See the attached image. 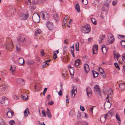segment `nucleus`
Returning <instances> with one entry per match:
<instances>
[{"mask_svg": "<svg viewBox=\"0 0 125 125\" xmlns=\"http://www.w3.org/2000/svg\"><path fill=\"white\" fill-rule=\"evenodd\" d=\"M48 104L49 105H52L54 104V103L53 101L52 100L48 101Z\"/></svg>", "mask_w": 125, "mask_h": 125, "instance_id": "34", "label": "nucleus"}, {"mask_svg": "<svg viewBox=\"0 0 125 125\" xmlns=\"http://www.w3.org/2000/svg\"><path fill=\"white\" fill-rule=\"evenodd\" d=\"M46 26L48 29L50 31H52L54 30V28L53 27V24L50 21L47 22Z\"/></svg>", "mask_w": 125, "mask_h": 125, "instance_id": "5", "label": "nucleus"}, {"mask_svg": "<svg viewBox=\"0 0 125 125\" xmlns=\"http://www.w3.org/2000/svg\"><path fill=\"white\" fill-rule=\"evenodd\" d=\"M9 123L10 125H14L15 123L13 120H11L9 121Z\"/></svg>", "mask_w": 125, "mask_h": 125, "instance_id": "35", "label": "nucleus"}, {"mask_svg": "<svg viewBox=\"0 0 125 125\" xmlns=\"http://www.w3.org/2000/svg\"><path fill=\"white\" fill-rule=\"evenodd\" d=\"M7 98L4 97H3L2 98V99L1 100V101L0 102V103H1L2 104H3L4 103V101L5 100V99Z\"/></svg>", "mask_w": 125, "mask_h": 125, "instance_id": "38", "label": "nucleus"}, {"mask_svg": "<svg viewBox=\"0 0 125 125\" xmlns=\"http://www.w3.org/2000/svg\"><path fill=\"white\" fill-rule=\"evenodd\" d=\"M64 43L66 44H68V40H65L64 41Z\"/></svg>", "mask_w": 125, "mask_h": 125, "instance_id": "59", "label": "nucleus"}, {"mask_svg": "<svg viewBox=\"0 0 125 125\" xmlns=\"http://www.w3.org/2000/svg\"><path fill=\"white\" fill-rule=\"evenodd\" d=\"M90 30V27L87 25L83 26L82 27L81 29V31L85 33H89Z\"/></svg>", "mask_w": 125, "mask_h": 125, "instance_id": "2", "label": "nucleus"}, {"mask_svg": "<svg viewBox=\"0 0 125 125\" xmlns=\"http://www.w3.org/2000/svg\"><path fill=\"white\" fill-rule=\"evenodd\" d=\"M58 94L60 96H61L62 95V91L61 90H60V91L58 93Z\"/></svg>", "mask_w": 125, "mask_h": 125, "instance_id": "60", "label": "nucleus"}, {"mask_svg": "<svg viewBox=\"0 0 125 125\" xmlns=\"http://www.w3.org/2000/svg\"><path fill=\"white\" fill-rule=\"evenodd\" d=\"M116 119L119 121V122H118V123H121V121L120 116L118 115L117 114H116Z\"/></svg>", "mask_w": 125, "mask_h": 125, "instance_id": "31", "label": "nucleus"}, {"mask_svg": "<svg viewBox=\"0 0 125 125\" xmlns=\"http://www.w3.org/2000/svg\"><path fill=\"white\" fill-rule=\"evenodd\" d=\"M6 47L7 49L10 51L13 47L12 43L10 42H8L6 44Z\"/></svg>", "mask_w": 125, "mask_h": 125, "instance_id": "6", "label": "nucleus"}, {"mask_svg": "<svg viewBox=\"0 0 125 125\" xmlns=\"http://www.w3.org/2000/svg\"><path fill=\"white\" fill-rule=\"evenodd\" d=\"M42 113L43 115L44 116L46 117V115L45 114V111L44 110H42Z\"/></svg>", "mask_w": 125, "mask_h": 125, "instance_id": "47", "label": "nucleus"}, {"mask_svg": "<svg viewBox=\"0 0 125 125\" xmlns=\"http://www.w3.org/2000/svg\"><path fill=\"white\" fill-rule=\"evenodd\" d=\"M31 2L30 0H28V2L27 4L29 5H30L31 4Z\"/></svg>", "mask_w": 125, "mask_h": 125, "instance_id": "63", "label": "nucleus"}, {"mask_svg": "<svg viewBox=\"0 0 125 125\" xmlns=\"http://www.w3.org/2000/svg\"><path fill=\"white\" fill-rule=\"evenodd\" d=\"M91 21L92 22L93 24L96 25V21L95 20L94 18H91Z\"/></svg>", "mask_w": 125, "mask_h": 125, "instance_id": "37", "label": "nucleus"}, {"mask_svg": "<svg viewBox=\"0 0 125 125\" xmlns=\"http://www.w3.org/2000/svg\"><path fill=\"white\" fill-rule=\"evenodd\" d=\"M93 49V54H94V51L95 50H98V49L97 45H94L92 48Z\"/></svg>", "mask_w": 125, "mask_h": 125, "instance_id": "19", "label": "nucleus"}, {"mask_svg": "<svg viewBox=\"0 0 125 125\" xmlns=\"http://www.w3.org/2000/svg\"><path fill=\"white\" fill-rule=\"evenodd\" d=\"M82 1L84 4L86 5L87 4V2L86 0H82Z\"/></svg>", "mask_w": 125, "mask_h": 125, "instance_id": "48", "label": "nucleus"}, {"mask_svg": "<svg viewBox=\"0 0 125 125\" xmlns=\"http://www.w3.org/2000/svg\"><path fill=\"white\" fill-rule=\"evenodd\" d=\"M17 41L19 45H22L23 43L26 42V40L24 36L22 35H19L17 38Z\"/></svg>", "mask_w": 125, "mask_h": 125, "instance_id": "1", "label": "nucleus"}, {"mask_svg": "<svg viewBox=\"0 0 125 125\" xmlns=\"http://www.w3.org/2000/svg\"><path fill=\"white\" fill-rule=\"evenodd\" d=\"M8 103V101L7 100V99H5V100L4 101V103L5 105H7Z\"/></svg>", "mask_w": 125, "mask_h": 125, "instance_id": "46", "label": "nucleus"}, {"mask_svg": "<svg viewBox=\"0 0 125 125\" xmlns=\"http://www.w3.org/2000/svg\"><path fill=\"white\" fill-rule=\"evenodd\" d=\"M13 98L16 100H18L19 99L18 96L16 95H14L13 96Z\"/></svg>", "mask_w": 125, "mask_h": 125, "instance_id": "51", "label": "nucleus"}, {"mask_svg": "<svg viewBox=\"0 0 125 125\" xmlns=\"http://www.w3.org/2000/svg\"><path fill=\"white\" fill-rule=\"evenodd\" d=\"M8 87V85H4L1 86H0V89H1L2 90H5Z\"/></svg>", "mask_w": 125, "mask_h": 125, "instance_id": "20", "label": "nucleus"}, {"mask_svg": "<svg viewBox=\"0 0 125 125\" xmlns=\"http://www.w3.org/2000/svg\"><path fill=\"white\" fill-rule=\"evenodd\" d=\"M71 53L73 57H74L75 56V55L74 54V51H73L72 50H71Z\"/></svg>", "mask_w": 125, "mask_h": 125, "instance_id": "56", "label": "nucleus"}, {"mask_svg": "<svg viewBox=\"0 0 125 125\" xmlns=\"http://www.w3.org/2000/svg\"><path fill=\"white\" fill-rule=\"evenodd\" d=\"M36 8V6L34 5L33 6H31V9L32 11L34 10Z\"/></svg>", "mask_w": 125, "mask_h": 125, "instance_id": "45", "label": "nucleus"}, {"mask_svg": "<svg viewBox=\"0 0 125 125\" xmlns=\"http://www.w3.org/2000/svg\"><path fill=\"white\" fill-rule=\"evenodd\" d=\"M42 17L43 18L45 19V14L44 13H42Z\"/></svg>", "mask_w": 125, "mask_h": 125, "instance_id": "64", "label": "nucleus"}, {"mask_svg": "<svg viewBox=\"0 0 125 125\" xmlns=\"http://www.w3.org/2000/svg\"><path fill=\"white\" fill-rule=\"evenodd\" d=\"M32 20L36 23H37L39 22L40 20V17L38 14L34 13L32 16Z\"/></svg>", "mask_w": 125, "mask_h": 125, "instance_id": "3", "label": "nucleus"}, {"mask_svg": "<svg viewBox=\"0 0 125 125\" xmlns=\"http://www.w3.org/2000/svg\"><path fill=\"white\" fill-rule=\"evenodd\" d=\"M69 18L68 17V18H66V17H64L63 20V24L62 25H64V26L65 24H66V20H67Z\"/></svg>", "mask_w": 125, "mask_h": 125, "instance_id": "29", "label": "nucleus"}, {"mask_svg": "<svg viewBox=\"0 0 125 125\" xmlns=\"http://www.w3.org/2000/svg\"><path fill=\"white\" fill-rule=\"evenodd\" d=\"M43 64L42 65V66L44 68H45L46 66V64L45 63V62H43Z\"/></svg>", "mask_w": 125, "mask_h": 125, "instance_id": "57", "label": "nucleus"}, {"mask_svg": "<svg viewBox=\"0 0 125 125\" xmlns=\"http://www.w3.org/2000/svg\"><path fill=\"white\" fill-rule=\"evenodd\" d=\"M114 55L115 57H116V61H117L118 60V58L121 57L120 55L118 52L116 53H114Z\"/></svg>", "mask_w": 125, "mask_h": 125, "instance_id": "18", "label": "nucleus"}, {"mask_svg": "<svg viewBox=\"0 0 125 125\" xmlns=\"http://www.w3.org/2000/svg\"><path fill=\"white\" fill-rule=\"evenodd\" d=\"M108 93L107 94L108 95V96L106 98V99H108V98L110 97H111V93H112V92L111 91H110L108 92Z\"/></svg>", "mask_w": 125, "mask_h": 125, "instance_id": "32", "label": "nucleus"}, {"mask_svg": "<svg viewBox=\"0 0 125 125\" xmlns=\"http://www.w3.org/2000/svg\"><path fill=\"white\" fill-rule=\"evenodd\" d=\"M122 59L123 61L125 63V54H123L122 56Z\"/></svg>", "mask_w": 125, "mask_h": 125, "instance_id": "40", "label": "nucleus"}, {"mask_svg": "<svg viewBox=\"0 0 125 125\" xmlns=\"http://www.w3.org/2000/svg\"><path fill=\"white\" fill-rule=\"evenodd\" d=\"M17 82L22 85L24 84L25 83L24 80L21 78L18 79L17 80Z\"/></svg>", "mask_w": 125, "mask_h": 125, "instance_id": "15", "label": "nucleus"}, {"mask_svg": "<svg viewBox=\"0 0 125 125\" xmlns=\"http://www.w3.org/2000/svg\"><path fill=\"white\" fill-rule=\"evenodd\" d=\"M67 50L66 47H65V46H64L63 49V52L65 53V52Z\"/></svg>", "mask_w": 125, "mask_h": 125, "instance_id": "55", "label": "nucleus"}, {"mask_svg": "<svg viewBox=\"0 0 125 125\" xmlns=\"http://www.w3.org/2000/svg\"><path fill=\"white\" fill-rule=\"evenodd\" d=\"M53 17L54 18V19L57 22L58 19V16L57 14L55 15H54Z\"/></svg>", "mask_w": 125, "mask_h": 125, "instance_id": "33", "label": "nucleus"}, {"mask_svg": "<svg viewBox=\"0 0 125 125\" xmlns=\"http://www.w3.org/2000/svg\"><path fill=\"white\" fill-rule=\"evenodd\" d=\"M106 119V118L103 115L101 116L100 120L102 122H104L105 121Z\"/></svg>", "mask_w": 125, "mask_h": 125, "instance_id": "26", "label": "nucleus"}, {"mask_svg": "<svg viewBox=\"0 0 125 125\" xmlns=\"http://www.w3.org/2000/svg\"><path fill=\"white\" fill-rule=\"evenodd\" d=\"M16 49L17 51L18 52L20 51L21 50V48L19 46H18V45L17 44L16 45Z\"/></svg>", "mask_w": 125, "mask_h": 125, "instance_id": "42", "label": "nucleus"}, {"mask_svg": "<svg viewBox=\"0 0 125 125\" xmlns=\"http://www.w3.org/2000/svg\"><path fill=\"white\" fill-rule=\"evenodd\" d=\"M120 43L122 46H124L125 45V41L122 40L121 41Z\"/></svg>", "mask_w": 125, "mask_h": 125, "instance_id": "39", "label": "nucleus"}, {"mask_svg": "<svg viewBox=\"0 0 125 125\" xmlns=\"http://www.w3.org/2000/svg\"><path fill=\"white\" fill-rule=\"evenodd\" d=\"M79 59H77V60H75L74 63V65L76 66H78L79 64V62L80 61Z\"/></svg>", "mask_w": 125, "mask_h": 125, "instance_id": "22", "label": "nucleus"}, {"mask_svg": "<svg viewBox=\"0 0 125 125\" xmlns=\"http://www.w3.org/2000/svg\"><path fill=\"white\" fill-rule=\"evenodd\" d=\"M34 63V62L32 60H27L26 61V63L30 65H32Z\"/></svg>", "mask_w": 125, "mask_h": 125, "instance_id": "16", "label": "nucleus"}, {"mask_svg": "<svg viewBox=\"0 0 125 125\" xmlns=\"http://www.w3.org/2000/svg\"><path fill=\"white\" fill-rule=\"evenodd\" d=\"M117 2H118V1L117 0H115L113 1V2H112V5L114 6H115L117 4Z\"/></svg>", "mask_w": 125, "mask_h": 125, "instance_id": "41", "label": "nucleus"}, {"mask_svg": "<svg viewBox=\"0 0 125 125\" xmlns=\"http://www.w3.org/2000/svg\"><path fill=\"white\" fill-rule=\"evenodd\" d=\"M7 117L9 118H11L14 115V113L13 111L11 109H10L8 112H7Z\"/></svg>", "mask_w": 125, "mask_h": 125, "instance_id": "8", "label": "nucleus"}, {"mask_svg": "<svg viewBox=\"0 0 125 125\" xmlns=\"http://www.w3.org/2000/svg\"><path fill=\"white\" fill-rule=\"evenodd\" d=\"M110 35L108 40L109 43H112L114 42L115 39L114 37L112 34H110Z\"/></svg>", "mask_w": 125, "mask_h": 125, "instance_id": "7", "label": "nucleus"}, {"mask_svg": "<svg viewBox=\"0 0 125 125\" xmlns=\"http://www.w3.org/2000/svg\"><path fill=\"white\" fill-rule=\"evenodd\" d=\"M21 96V98L24 100H26L28 99V96L25 94H24L23 95H22Z\"/></svg>", "mask_w": 125, "mask_h": 125, "instance_id": "24", "label": "nucleus"}, {"mask_svg": "<svg viewBox=\"0 0 125 125\" xmlns=\"http://www.w3.org/2000/svg\"><path fill=\"white\" fill-rule=\"evenodd\" d=\"M99 71H100V72L102 74H103V76H105V73L104 72V70L101 67L100 68L99 67Z\"/></svg>", "mask_w": 125, "mask_h": 125, "instance_id": "30", "label": "nucleus"}, {"mask_svg": "<svg viewBox=\"0 0 125 125\" xmlns=\"http://www.w3.org/2000/svg\"><path fill=\"white\" fill-rule=\"evenodd\" d=\"M27 113H28V114H30V112L28 108H26L24 111V115L25 117H26L28 115Z\"/></svg>", "mask_w": 125, "mask_h": 125, "instance_id": "17", "label": "nucleus"}, {"mask_svg": "<svg viewBox=\"0 0 125 125\" xmlns=\"http://www.w3.org/2000/svg\"><path fill=\"white\" fill-rule=\"evenodd\" d=\"M100 38L99 39V41L100 42H101L103 40V38L101 36L100 37Z\"/></svg>", "mask_w": 125, "mask_h": 125, "instance_id": "62", "label": "nucleus"}, {"mask_svg": "<svg viewBox=\"0 0 125 125\" xmlns=\"http://www.w3.org/2000/svg\"><path fill=\"white\" fill-rule=\"evenodd\" d=\"M47 116L49 118H52V115L51 113L47 114Z\"/></svg>", "mask_w": 125, "mask_h": 125, "instance_id": "52", "label": "nucleus"}, {"mask_svg": "<svg viewBox=\"0 0 125 125\" xmlns=\"http://www.w3.org/2000/svg\"><path fill=\"white\" fill-rule=\"evenodd\" d=\"M111 0H105L104 3V5L103 6V9L105 10V9L104 8L105 6L106 7V9L108 10L109 8V6Z\"/></svg>", "mask_w": 125, "mask_h": 125, "instance_id": "4", "label": "nucleus"}, {"mask_svg": "<svg viewBox=\"0 0 125 125\" xmlns=\"http://www.w3.org/2000/svg\"><path fill=\"white\" fill-rule=\"evenodd\" d=\"M75 8L76 10L78 12H79L80 11V7L78 3L76 4L75 5Z\"/></svg>", "mask_w": 125, "mask_h": 125, "instance_id": "23", "label": "nucleus"}, {"mask_svg": "<svg viewBox=\"0 0 125 125\" xmlns=\"http://www.w3.org/2000/svg\"><path fill=\"white\" fill-rule=\"evenodd\" d=\"M94 90L96 92H99L98 94L101 95V92L100 88H99V86L97 85H95L94 87Z\"/></svg>", "mask_w": 125, "mask_h": 125, "instance_id": "11", "label": "nucleus"}, {"mask_svg": "<svg viewBox=\"0 0 125 125\" xmlns=\"http://www.w3.org/2000/svg\"><path fill=\"white\" fill-rule=\"evenodd\" d=\"M84 67L86 73H87L90 70L89 65L87 64H85L84 65Z\"/></svg>", "mask_w": 125, "mask_h": 125, "instance_id": "13", "label": "nucleus"}, {"mask_svg": "<svg viewBox=\"0 0 125 125\" xmlns=\"http://www.w3.org/2000/svg\"><path fill=\"white\" fill-rule=\"evenodd\" d=\"M47 111L46 113V114H47L50 113V111L49 109L47 108Z\"/></svg>", "mask_w": 125, "mask_h": 125, "instance_id": "61", "label": "nucleus"}, {"mask_svg": "<svg viewBox=\"0 0 125 125\" xmlns=\"http://www.w3.org/2000/svg\"><path fill=\"white\" fill-rule=\"evenodd\" d=\"M40 53L41 55L42 56H43L44 55L45 53L43 50H41Z\"/></svg>", "mask_w": 125, "mask_h": 125, "instance_id": "50", "label": "nucleus"}, {"mask_svg": "<svg viewBox=\"0 0 125 125\" xmlns=\"http://www.w3.org/2000/svg\"><path fill=\"white\" fill-rule=\"evenodd\" d=\"M119 37H118V38L119 39H120V38H123L124 37L125 38V36H124V35H119Z\"/></svg>", "mask_w": 125, "mask_h": 125, "instance_id": "54", "label": "nucleus"}, {"mask_svg": "<svg viewBox=\"0 0 125 125\" xmlns=\"http://www.w3.org/2000/svg\"><path fill=\"white\" fill-rule=\"evenodd\" d=\"M76 88L75 86L73 87V89L71 91V96L72 98H74L76 92Z\"/></svg>", "mask_w": 125, "mask_h": 125, "instance_id": "10", "label": "nucleus"}, {"mask_svg": "<svg viewBox=\"0 0 125 125\" xmlns=\"http://www.w3.org/2000/svg\"><path fill=\"white\" fill-rule=\"evenodd\" d=\"M80 108L81 110L82 111H84V108L82 106H80Z\"/></svg>", "mask_w": 125, "mask_h": 125, "instance_id": "58", "label": "nucleus"}, {"mask_svg": "<svg viewBox=\"0 0 125 125\" xmlns=\"http://www.w3.org/2000/svg\"><path fill=\"white\" fill-rule=\"evenodd\" d=\"M85 90L87 96L88 97H90L92 94L91 89L90 88L87 87Z\"/></svg>", "mask_w": 125, "mask_h": 125, "instance_id": "9", "label": "nucleus"}, {"mask_svg": "<svg viewBox=\"0 0 125 125\" xmlns=\"http://www.w3.org/2000/svg\"><path fill=\"white\" fill-rule=\"evenodd\" d=\"M92 72L94 78H95L98 76V74L96 72L92 71Z\"/></svg>", "mask_w": 125, "mask_h": 125, "instance_id": "25", "label": "nucleus"}, {"mask_svg": "<svg viewBox=\"0 0 125 125\" xmlns=\"http://www.w3.org/2000/svg\"><path fill=\"white\" fill-rule=\"evenodd\" d=\"M28 17V14H24L22 15L20 17V19L22 20H25L27 19Z\"/></svg>", "mask_w": 125, "mask_h": 125, "instance_id": "12", "label": "nucleus"}, {"mask_svg": "<svg viewBox=\"0 0 125 125\" xmlns=\"http://www.w3.org/2000/svg\"><path fill=\"white\" fill-rule=\"evenodd\" d=\"M53 53L54 54L53 56V58L54 59H55L57 58V56L56 54L54 52H53Z\"/></svg>", "mask_w": 125, "mask_h": 125, "instance_id": "49", "label": "nucleus"}, {"mask_svg": "<svg viewBox=\"0 0 125 125\" xmlns=\"http://www.w3.org/2000/svg\"><path fill=\"white\" fill-rule=\"evenodd\" d=\"M41 31L40 30L38 29L35 31L34 35L35 36H37V34H40Z\"/></svg>", "mask_w": 125, "mask_h": 125, "instance_id": "27", "label": "nucleus"}, {"mask_svg": "<svg viewBox=\"0 0 125 125\" xmlns=\"http://www.w3.org/2000/svg\"><path fill=\"white\" fill-rule=\"evenodd\" d=\"M38 2V0H32V3L33 4H36Z\"/></svg>", "mask_w": 125, "mask_h": 125, "instance_id": "43", "label": "nucleus"}, {"mask_svg": "<svg viewBox=\"0 0 125 125\" xmlns=\"http://www.w3.org/2000/svg\"><path fill=\"white\" fill-rule=\"evenodd\" d=\"M114 64L116 68H118L120 70V68L119 66L118 63L117 62H115Z\"/></svg>", "mask_w": 125, "mask_h": 125, "instance_id": "44", "label": "nucleus"}, {"mask_svg": "<svg viewBox=\"0 0 125 125\" xmlns=\"http://www.w3.org/2000/svg\"><path fill=\"white\" fill-rule=\"evenodd\" d=\"M19 63L21 64L22 65L24 63V60L22 58H19Z\"/></svg>", "mask_w": 125, "mask_h": 125, "instance_id": "21", "label": "nucleus"}, {"mask_svg": "<svg viewBox=\"0 0 125 125\" xmlns=\"http://www.w3.org/2000/svg\"><path fill=\"white\" fill-rule=\"evenodd\" d=\"M47 89V88H44L43 92V95L44 96V95L46 93V92Z\"/></svg>", "mask_w": 125, "mask_h": 125, "instance_id": "53", "label": "nucleus"}, {"mask_svg": "<svg viewBox=\"0 0 125 125\" xmlns=\"http://www.w3.org/2000/svg\"><path fill=\"white\" fill-rule=\"evenodd\" d=\"M68 68L70 74H73L74 73V68L71 66H70L68 67Z\"/></svg>", "mask_w": 125, "mask_h": 125, "instance_id": "14", "label": "nucleus"}, {"mask_svg": "<svg viewBox=\"0 0 125 125\" xmlns=\"http://www.w3.org/2000/svg\"><path fill=\"white\" fill-rule=\"evenodd\" d=\"M75 50L76 51H78L79 50V44L78 42H77L76 44Z\"/></svg>", "mask_w": 125, "mask_h": 125, "instance_id": "28", "label": "nucleus"}, {"mask_svg": "<svg viewBox=\"0 0 125 125\" xmlns=\"http://www.w3.org/2000/svg\"><path fill=\"white\" fill-rule=\"evenodd\" d=\"M119 86L120 88H122L123 87L125 86V83H121L119 84Z\"/></svg>", "mask_w": 125, "mask_h": 125, "instance_id": "36", "label": "nucleus"}]
</instances>
